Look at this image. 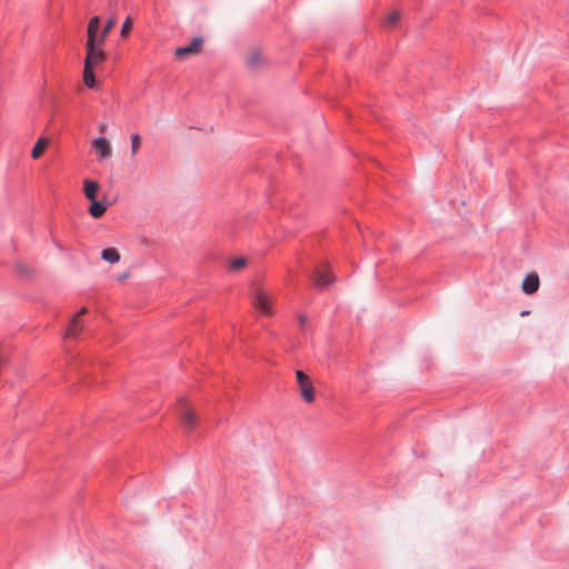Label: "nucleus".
Returning <instances> with one entry per match:
<instances>
[{
	"instance_id": "5",
	"label": "nucleus",
	"mask_w": 569,
	"mask_h": 569,
	"mask_svg": "<svg viewBox=\"0 0 569 569\" xmlns=\"http://www.w3.org/2000/svg\"><path fill=\"white\" fill-rule=\"evenodd\" d=\"M315 286L325 288L335 281V277L326 264L317 267L313 273Z\"/></svg>"
},
{
	"instance_id": "15",
	"label": "nucleus",
	"mask_w": 569,
	"mask_h": 569,
	"mask_svg": "<svg viewBox=\"0 0 569 569\" xmlns=\"http://www.w3.org/2000/svg\"><path fill=\"white\" fill-rule=\"evenodd\" d=\"M93 69L94 68H90V67H86L83 68V83L88 87V88H94L96 87V77H94V72H93Z\"/></svg>"
},
{
	"instance_id": "17",
	"label": "nucleus",
	"mask_w": 569,
	"mask_h": 569,
	"mask_svg": "<svg viewBox=\"0 0 569 569\" xmlns=\"http://www.w3.org/2000/svg\"><path fill=\"white\" fill-rule=\"evenodd\" d=\"M247 259L244 257H238L229 261V269L232 271H239L247 266Z\"/></svg>"
},
{
	"instance_id": "8",
	"label": "nucleus",
	"mask_w": 569,
	"mask_h": 569,
	"mask_svg": "<svg viewBox=\"0 0 569 569\" xmlns=\"http://www.w3.org/2000/svg\"><path fill=\"white\" fill-rule=\"evenodd\" d=\"M540 280L537 272L528 273L521 283V289L527 295H532L539 289Z\"/></svg>"
},
{
	"instance_id": "13",
	"label": "nucleus",
	"mask_w": 569,
	"mask_h": 569,
	"mask_svg": "<svg viewBox=\"0 0 569 569\" xmlns=\"http://www.w3.org/2000/svg\"><path fill=\"white\" fill-rule=\"evenodd\" d=\"M101 258L109 263H117L120 261V253L114 248H106L101 252Z\"/></svg>"
},
{
	"instance_id": "1",
	"label": "nucleus",
	"mask_w": 569,
	"mask_h": 569,
	"mask_svg": "<svg viewBox=\"0 0 569 569\" xmlns=\"http://www.w3.org/2000/svg\"><path fill=\"white\" fill-rule=\"evenodd\" d=\"M102 46L103 44L98 42H92V40L86 42V67L96 68L106 60V53Z\"/></svg>"
},
{
	"instance_id": "6",
	"label": "nucleus",
	"mask_w": 569,
	"mask_h": 569,
	"mask_svg": "<svg viewBox=\"0 0 569 569\" xmlns=\"http://www.w3.org/2000/svg\"><path fill=\"white\" fill-rule=\"evenodd\" d=\"M267 61L263 53L258 49H252L247 53L246 64L251 70H259L266 66Z\"/></svg>"
},
{
	"instance_id": "3",
	"label": "nucleus",
	"mask_w": 569,
	"mask_h": 569,
	"mask_svg": "<svg viewBox=\"0 0 569 569\" xmlns=\"http://www.w3.org/2000/svg\"><path fill=\"white\" fill-rule=\"evenodd\" d=\"M297 383L299 386L300 393L307 403L315 401V388L310 377L302 370L296 371Z\"/></svg>"
},
{
	"instance_id": "25",
	"label": "nucleus",
	"mask_w": 569,
	"mask_h": 569,
	"mask_svg": "<svg viewBox=\"0 0 569 569\" xmlns=\"http://www.w3.org/2000/svg\"><path fill=\"white\" fill-rule=\"evenodd\" d=\"M92 142H99V143L108 142V139L106 137H99V138L94 139Z\"/></svg>"
},
{
	"instance_id": "23",
	"label": "nucleus",
	"mask_w": 569,
	"mask_h": 569,
	"mask_svg": "<svg viewBox=\"0 0 569 569\" xmlns=\"http://www.w3.org/2000/svg\"><path fill=\"white\" fill-rule=\"evenodd\" d=\"M138 147L139 144H131V156H136V153L138 152Z\"/></svg>"
},
{
	"instance_id": "2",
	"label": "nucleus",
	"mask_w": 569,
	"mask_h": 569,
	"mask_svg": "<svg viewBox=\"0 0 569 569\" xmlns=\"http://www.w3.org/2000/svg\"><path fill=\"white\" fill-rule=\"evenodd\" d=\"M272 297L261 288H258L252 296V306L262 315H272Z\"/></svg>"
},
{
	"instance_id": "11",
	"label": "nucleus",
	"mask_w": 569,
	"mask_h": 569,
	"mask_svg": "<svg viewBox=\"0 0 569 569\" xmlns=\"http://www.w3.org/2000/svg\"><path fill=\"white\" fill-rule=\"evenodd\" d=\"M100 27V18L98 16L92 17L88 24V38L87 41L98 42V30Z\"/></svg>"
},
{
	"instance_id": "27",
	"label": "nucleus",
	"mask_w": 569,
	"mask_h": 569,
	"mask_svg": "<svg viewBox=\"0 0 569 569\" xmlns=\"http://www.w3.org/2000/svg\"><path fill=\"white\" fill-rule=\"evenodd\" d=\"M104 129H106V126H104V124H101V126H100V130H101V131H104Z\"/></svg>"
},
{
	"instance_id": "14",
	"label": "nucleus",
	"mask_w": 569,
	"mask_h": 569,
	"mask_svg": "<svg viewBox=\"0 0 569 569\" xmlns=\"http://www.w3.org/2000/svg\"><path fill=\"white\" fill-rule=\"evenodd\" d=\"M117 19L116 17H111L108 19L106 26L103 27L100 34H98V43L103 44L106 42V39L109 34V32L112 30V28L116 26Z\"/></svg>"
},
{
	"instance_id": "26",
	"label": "nucleus",
	"mask_w": 569,
	"mask_h": 569,
	"mask_svg": "<svg viewBox=\"0 0 569 569\" xmlns=\"http://www.w3.org/2000/svg\"><path fill=\"white\" fill-rule=\"evenodd\" d=\"M36 142L42 143V142H49L47 138L40 137Z\"/></svg>"
},
{
	"instance_id": "7",
	"label": "nucleus",
	"mask_w": 569,
	"mask_h": 569,
	"mask_svg": "<svg viewBox=\"0 0 569 569\" xmlns=\"http://www.w3.org/2000/svg\"><path fill=\"white\" fill-rule=\"evenodd\" d=\"M180 415L183 425L188 429H192L197 423V417L194 411L184 402V400L180 401Z\"/></svg>"
},
{
	"instance_id": "28",
	"label": "nucleus",
	"mask_w": 569,
	"mask_h": 569,
	"mask_svg": "<svg viewBox=\"0 0 569 569\" xmlns=\"http://www.w3.org/2000/svg\"><path fill=\"white\" fill-rule=\"evenodd\" d=\"M127 277V274H122L121 280L126 279Z\"/></svg>"
},
{
	"instance_id": "10",
	"label": "nucleus",
	"mask_w": 569,
	"mask_h": 569,
	"mask_svg": "<svg viewBox=\"0 0 569 569\" xmlns=\"http://www.w3.org/2000/svg\"><path fill=\"white\" fill-rule=\"evenodd\" d=\"M100 190V184L98 181L86 179L83 181V192L88 200H97V194Z\"/></svg>"
},
{
	"instance_id": "20",
	"label": "nucleus",
	"mask_w": 569,
	"mask_h": 569,
	"mask_svg": "<svg viewBox=\"0 0 569 569\" xmlns=\"http://www.w3.org/2000/svg\"><path fill=\"white\" fill-rule=\"evenodd\" d=\"M132 26H133L132 19L130 17H128L122 24L121 32H120L121 37H123V38L128 37L130 31L132 30Z\"/></svg>"
},
{
	"instance_id": "12",
	"label": "nucleus",
	"mask_w": 569,
	"mask_h": 569,
	"mask_svg": "<svg viewBox=\"0 0 569 569\" xmlns=\"http://www.w3.org/2000/svg\"><path fill=\"white\" fill-rule=\"evenodd\" d=\"M107 209H108V206L104 204L103 202L98 201V200H92L88 211L91 214V217L98 219L104 214Z\"/></svg>"
},
{
	"instance_id": "21",
	"label": "nucleus",
	"mask_w": 569,
	"mask_h": 569,
	"mask_svg": "<svg viewBox=\"0 0 569 569\" xmlns=\"http://www.w3.org/2000/svg\"><path fill=\"white\" fill-rule=\"evenodd\" d=\"M299 321H300V325H301V326H306V325H307V322H308V318H307V316L301 315V316L299 317Z\"/></svg>"
},
{
	"instance_id": "22",
	"label": "nucleus",
	"mask_w": 569,
	"mask_h": 569,
	"mask_svg": "<svg viewBox=\"0 0 569 569\" xmlns=\"http://www.w3.org/2000/svg\"><path fill=\"white\" fill-rule=\"evenodd\" d=\"M87 312H88V309L83 307L79 310V312L74 317H78L80 319V317L86 315Z\"/></svg>"
},
{
	"instance_id": "4",
	"label": "nucleus",
	"mask_w": 569,
	"mask_h": 569,
	"mask_svg": "<svg viewBox=\"0 0 569 569\" xmlns=\"http://www.w3.org/2000/svg\"><path fill=\"white\" fill-rule=\"evenodd\" d=\"M203 46L202 38H194L190 44L184 47H179L174 50V56L180 60H186L191 56H197L201 52Z\"/></svg>"
},
{
	"instance_id": "19",
	"label": "nucleus",
	"mask_w": 569,
	"mask_h": 569,
	"mask_svg": "<svg viewBox=\"0 0 569 569\" xmlns=\"http://www.w3.org/2000/svg\"><path fill=\"white\" fill-rule=\"evenodd\" d=\"M47 144H34L33 149L31 150V157L32 159L37 160L42 157V154L46 152Z\"/></svg>"
},
{
	"instance_id": "24",
	"label": "nucleus",
	"mask_w": 569,
	"mask_h": 569,
	"mask_svg": "<svg viewBox=\"0 0 569 569\" xmlns=\"http://www.w3.org/2000/svg\"><path fill=\"white\" fill-rule=\"evenodd\" d=\"M131 142H140V136L137 133L131 134Z\"/></svg>"
},
{
	"instance_id": "16",
	"label": "nucleus",
	"mask_w": 569,
	"mask_h": 569,
	"mask_svg": "<svg viewBox=\"0 0 569 569\" xmlns=\"http://www.w3.org/2000/svg\"><path fill=\"white\" fill-rule=\"evenodd\" d=\"M94 150H96L97 156L101 160L109 159L112 156V150L110 148V144H94Z\"/></svg>"
},
{
	"instance_id": "18",
	"label": "nucleus",
	"mask_w": 569,
	"mask_h": 569,
	"mask_svg": "<svg viewBox=\"0 0 569 569\" xmlns=\"http://www.w3.org/2000/svg\"><path fill=\"white\" fill-rule=\"evenodd\" d=\"M401 19V13L398 10L392 11L386 20V24L390 28L395 27L397 22Z\"/></svg>"
},
{
	"instance_id": "9",
	"label": "nucleus",
	"mask_w": 569,
	"mask_h": 569,
	"mask_svg": "<svg viewBox=\"0 0 569 569\" xmlns=\"http://www.w3.org/2000/svg\"><path fill=\"white\" fill-rule=\"evenodd\" d=\"M83 328V322L78 317H73L64 333V339H77Z\"/></svg>"
}]
</instances>
